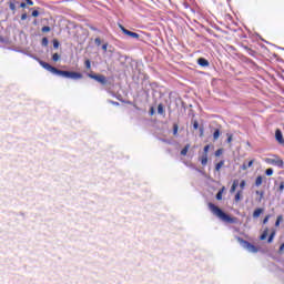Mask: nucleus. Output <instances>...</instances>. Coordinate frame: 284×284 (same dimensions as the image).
I'll list each match as a JSON object with an SVG mask.
<instances>
[{"label":"nucleus","mask_w":284,"mask_h":284,"mask_svg":"<svg viewBox=\"0 0 284 284\" xmlns=\"http://www.w3.org/2000/svg\"><path fill=\"white\" fill-rule=\"evenodd\" d=\"M209 209L211 210L212 214L214 216H217V219H221V221H225L226 223H236V217H231L227 215L223 210L219 209L214 203H209Z\"/></svg>","instance_id":"f257e3e1"},{"label":"nucleus","mask_w":284,"mask_h":284,"mask_svg":"<svg viewBox=\"0 0 284 284\" xmlns=\"http://www.w3.org/2000/svg\"><path fill=\"white\" fill-rule=\"evenodd\" d=\"M55 74H58L59 77H63L64 79H74V80L83 79V74L74 71H62L57 69Z\"/></svg>","instance_id":"f03ea898"},{"label":"nucleus","mask_w":284,"mask_h":284,"mask_svg":"<svg viewBox=\"0 0 284 284\" xmlns=\"http://www.w3.org/2000/svg\"><path fill=\"white\" fill-rule=\"evenodd\" d=\"M239 243L242 245V247H244V250H247V252H251V254H256V252H258V248L256 246H254V244L237 237Z\"/></svg>","instance_id":"7ed1b4c3"},{"label":"nucleus","mask_w":284,"mask_h":284,"mask_svg":"<svg viewBox=\"0 0 284 284\" xmlns=\"http://www.w3.org/2000/svg\"><path fill=\"white\" fill-rule=\"evenodd\" d=\"M265 163H267L268 165H274L275 168H280V170H283V168H284L283 160L276 155H274V159L266 158Z\"/></svg>","instance_id":"20e7f679"},{"label":"nucleus","mask_w":284,"mask_h":284,"mask_svg":"<svg viewBox=\"0 0 284 284\" xmlns=\"http://www.w3.org/2000/svg\"><path fill=\"white\" fill-rule=\"evenodd\" d=\"M87 77H89V79H93L94 81H98V83H101V85L108 84V78H105V75L103 74L88 73Z\"/></svg>","instance_id":"39448f33"},{"label":"nucleus","mask_w":284,"mask_h":284,"mask_svg":"<svg viewBox=\"0 0 284 284\" xmlns=\"http://www.w3.org/2000/svg\"><path fill=\"white\" fill-rule=\"evenodd\" d=\"M40 65L43 67L44 70H48V72H51V74H55L57 73V68L52 67L48 62L40 61Z\"/></svg>","instance_id":"423d86ee"},{"label":"nucleus","mask_w":284,"mask_h":284,"mask_svg":"<svg viewBox=\"0 0 284 284\" xmlns=\"http://www.w3.org/2000/svg\"><path fill=\"white\" fill-rule=\"evenodd\" d=\"M275 139L281 145L284 144L283 132L280 129L275 131Z\"/></svg>","instance_id":"0eeeda50"},{"label":"nucleus","mask_w":284,"mask_h":284,"mask_svg":"<svg viewBox=\"0 0 284 284\" xmlns=\"http://www.w3.org/2000/svg\"><path fill=\"white\" fill-rule=\"evenodd\" d=\"M197 63L199 65H201L202 68H207L210 65V61H207L205 58H200L197 59Z\"/></svg>","instance_id":"6e6552de"},{"label":"nucleus","mask_w":284,"mask_h":284,"mask_svg":"<svg viewBox=\"0 0 284 284\" xmlns=\"http://www.w3.org/2000/svg\"><path fill=\"white\" fill-rule=\"evenodd\" d=\"M124 34H126V37H132V39H139V33L132 32L130 30H124Z\"/></svg>","instance_id":"1a4fd4ad"},{"label":"nucleus","mask_w":284,"mask_h":284,"mask_svg":"<svg viewBox=\"0 0 284 284\" xmlns=\"http://www.w3.org/2000/svg\"><path fill=\"white\" fill-rule=\"evenodd\" d=\"M236 187H239V180L233 181V184L230 190L231 194H234V192H236Z\"/></svg>","instance_id":"9d476101"},{"label":"nucleus","mask_w":284,"mask_h":284,"mask_svg":"<svg viewBox=\"0 0 284 284\" xmlns=\"http://www.w3.org/2000/svg\"><path fill=\"white\" fill-rule=\"evenodd\" d=\"M223 192H225V186H223L216 194V200L222 201L223 200Z\"/></svg>","instance_id":"9b49d317"},{"label":"nucleus","mask_w":284,"mask_h":284,"mask_svg":"<svg viewBox=\"0 0 284 284\" xmlns=\"http://www.w3.org/2000/svg\"><path fill=\"white\" fill-rule=\"evenodd\" d=\"M189 151H190V144H186V145L181 150V155H182V156H186Z\"/></svg>","instance_id":"f8f14e48"},{"label":"nucleus","mask_w":284,"mask_h":284,"mask_svg":"<svg viewBox=\"0 0 284 284\" xmlns=\"http://www.w3.org/2000/svg\"><path fill=\"white\" fill-rule=\"evenodd\" d=\"M254 165V160H251L247 164H242V170H247L248 168H252Z\"/></svg>","instance_id":"ddd939ff"},{"label":"nucleus","mask_w":284,"mask_h":284,"mask_svg":"<svg viewBox=\"0 0 284 284\" xmlns=\"http://www.w3.org/2000/svg\"><path fill=\"white\" fill-rule=\"evenodd\" d=\"M256 187H261L263 185V176L258 175L255 180Z\"/></svg>","instance_id":"4468645a"},{"label":"nucleus","mask_w":284,"mask_h":284,"mask_svg":"<svg viewBox=\"0 0 284 284\" xmlns=\"http://www.w3.org/2000/svg\"><path fill=\"white\" fill-rule=\"evenodd\" d=\"M220 136H221V130L216 129L213 133V141H219Z\"/></svg>","instance_id":"2eb2a0df"},{"label":"nucleus","mask_w":284,"mask_h":284,"mask_svg":"<svg viewBox=\"0 0 284 284\" xmlns=\"http://www.w3.org/2000/svg\"><path fill=\"white\" fill-rule=\"evenodd\" d=\"M17 3H19V2H17V1L9 2V8H10V10H12V12H14L17 10Z\"/></svg>","instance_id":"dca6fc26"},{"label":"nucleus","mask_w":284,"mask_h":284,"mask_svg":"<svg viewBox=\"0 0 284 284\" xmlns=\"http://www.w3.org/2000/svg\"><path fill=\"white\" fill-rule=\"evenodd\" d=\"M263 212V209H256L253 212V219H258V216H261V213Z\"/></svg>","instance_id":"f3484780"},{"label":"nucleus","mask_w":284,"mask_h":284,"mask_svg":"<svg viewBox=\"0 0 284 284\" xmlns=\"http://www.w3.org/2000/svg\"><path fill=\"white\" fill-rule=\"evenodd\" d=\"M223 165H225V161H220L216 165H215V171L216 172H220L221 171V168H223Z\"/></svg>","instance_id":"a211bd4d"},{"label":"nucleus","mask_w":284,"mask_h":284,"mask_svg":"<svg viewBox=\"0 0 284 284\" xmlns=\"http://www.w3.org/2000/svg\"><path fill=\"white\" fill-rule=\"evenodd\" d=\"M202 165H207V154H203L200 159Z\"/></svg>","instance_id":"6ab92c4d"},{"label":"nucleus","mask_w":284,"mask_h":284,"mask_svg":"<svg viewBox=\"0 0 284 284\" xmlns=\"http://www.w3.org/2000/svg\"><path fill=\"white\" fill-rule=\"evenodd\" d=\"M267 232H268L267 229H265V230L263 231L262 235L260 236V241H265V239H267Z\"/></svg>","instance_id":"aec40b11"},{"label":"nucleus","mask_w":284,"mask_h":284,"mask_svg":"<svg viewBox=\"0 0 284 284\" xmlns=\"http://www.w3.org/2000/svg\"><path fill=\"white\" fill-rule=\"evenodd\" d=\"M276 236V231H273L271 234H270V236H268V239H267V243H272V241H274V237Z\"/></svg>","instance_id":"412c9836"},{"label":"nucleus","mask_w":284,"mask_h":284,"mask_svg":"<svg viewBox=\"0 0 284 284\" xmlns=\"http://www.w3.org/2000/svg\"><path fill=\"white\" fill-rule=\"evenodd\" d=\"M158 114H165V110L163 109V104L158 105Z\"/></svg>","instance_id":"4be33fe9"},{"label":"nucleus","mask_w":284,"mask_h":284,"mask_svg":"<svg viewBox=\"0 0 284 284\" xmlns=\"http://www.w3.org/2000/svg\"><path fill=\"white\" fill-rule=\"evenodd\" d=\"M179 134V124L174 123L173 124V135L176 136Z\"/></svg>","instance_id":"5701e85b"},{"label":"nucleus","mask_w":284,"mask_h":284,"mask_svg":"<svg viewBox=\"0 0 284 284\" xmlns=\"http://www.w3.org/2000/svg\"><path fill=\"white\" fill-rule=\"evenodd\" d=\"M84 65H85L87 70H91L92 69V62H90V60H85L84 61Z\"/></svg>","instance_id":"b1692460"},{"label":"nucleus","mask_w":284,"mask_h":284,"mask_svg":"<svg viewBox=\"0 0 284 284\" xmlns=\"http://www.w3.org/2000/svg\"><path fill=\"white\" fill-rule=\"evenodd\" d=\"M255 194L260 196L258 202L261 203V201H263V196L265 193L263 191H256Z\"/></svg>","instance_id":"393cba45"},{"label":"nucleus","mask_w":284,"mask_h":284,"mask_svg":"<svg viewBox=\"0 0 284 284\" xmlns=\"http://www.w3.org/2000/svg\"><path fill=\"white\" fill-rule=\"evenodd\" d=\"M281 221H283V215L277 216V220L275 222V227H278V225H281Z\"/></svg>","instance_id":"a878e982"},{"label":"nucleus","mask_w":284,"mask_h":284,"mask_svg":"<svg viewBox=\"0 0 284 284\" xmlns=\"http://www.w3.org/2000/svg\"><path fill=\"white\" fill-rule=\"evenodd\" d=\"M48 43H49L48 38H42L41 45H43V48H48Z\"/></svg>","instance_id":"bb28decb"},{"label":"nucleus","mask_w":284,"mask_h":284,"mask_svg":"<svg viewBox=\"0 0 284 284\" xmlns=\"http://www.w3.org/2000/svg\"><path fill=\"white\" fill-rule=\"evenodd\" d=\"M243 192L242 191H237V193L235 194V202L239 203V201H241V194Z\"/></svg>","instance_id":"cd10ccee"},{"label":"nucleus","mask_w":284,"mask_h":284,"mask_svg":"<svg viewBox=\"0 0 284 284\" xmlns=\"http://www.w3.org/2000/svg\"><path fill=\"white\" fill-rule=\"evenodd\" d=\"M265 174H266V176H272V174H274V169H267L265 171Z\"/></svg>","instance_id":"c85d7f7f"},{"label":"nucleus","mask_w":284,"mask_h":284,"mask_svg":"<svg viewBox=\"0 0 284 284\" xmlns=\"http://www.w3.org/2000/svg\"><path fill=\"white\" fill-rule=\"evenodd\" d=\"M59 59H61V55H59V53H54L53 55H52V61H59Z\"/></svg>","instance_id":"c756f323"},{"label":"nucleus","mask_w":284,"mask_h":284,"mask_svg":"<svg viewBox=\"0 0 284 284\" xmlns=\"http://www.w3.org/2000/svg\"><path fill=\"white\" fill-rule=\"evenodd\" d=\"M284 191V181H282L281 183H280V186H278V192H283Z\"/></svg>","instance_id":"7c9ffc66"},{"label":"nucleus","mask_w":284,"mask_h":284,"mask_svg":"<svg viewBox=\"0 0 284 284\" xmlns=\"http://www.w3.org/2000/svg\"><path fill=\"white\" fill-rule=\"evenodd\" d=\"M94 43L95 45H101V38H95Z\"/></svg>","instance_id":"2f4dec72"},{"label":"nucleus","mask_w":284,"mask_h":284,"mask_svg":"<svg viewBox=\"0 0 284 284\" xmlns=\"http://www.w3.org/2000/svg\"><path fill=\"white\" fill-rule=\"evenodd\" d=\"M26 19H28V13H22L21 14V21H26Z\"/></svg>","instance_id":"473e14b6"},{"label":"nucleus","mask_w":284,"mask_h":284,"mask_svg":"<svg viewBox=\"0 0 284 284\" xmlns=\"http://www.w3.org/2000/svg\"><path fill=\"white\" fill-rule=\"evenodd\" d=\"M53 48L57 50L59 48V42L58 40H53Z\"/></svg>","instance_id":"72a5a7b5"},{"label":"nucleus","mask_w":284,"mask_h":284,"mask_svg":"<svg viewBox=\"0 0 284 284\" xmlns=\"http://www.w3.org/2000/svg\"><path fill=\"white\" fill-rule=\"evenodd\" d=\"M50 27H42V32H50Z\"/></svg>","instance_id":"f704fd0d"},{"label":"nucleus","mask_w":284,"mask_h":284,"mask_svg":"<svg viewBox=\"0 0 284 284\" xmlns=\"http://www.w3.org/2000/svg\"><path fill=\"white\" fill-rule=\"evenodd\" d=\"M103 52H108V43L102 44Z\"/></svg>","instance_id":"c9c22d12"},{"label":"nucleus","mask_w":284,"mask_h":284,"mask_svg":"<svg viewBox=\"0 0 284 284\" xmlns=\"http://www.w3.org/2000/svg\"><path fill=\"white\" fill-rule=\"evenodd\" d=\"M221 154H223V150L221 149L215 152V156H221Z\"/></svg>","instance_id":"e433bc0d"},{"label":"nucleus","mask_w":284,"mask_h":284,"mask_svg":"<svg viewBox=\"0 0 284 284\" xmlns=\"http://www.w3.org/2000/svg\"><path fill=\"white\" fill-rule=\"evenodd\" d=\"M207 152H210V145L204 146V154H207Z\"/></svg>","instance_id":"4c0bfd02"},{"label":"nucleus","mask_w":284,"mask_h":284,"mask_svg":"<svg viewBox=\"0 0 284 284\" xmlns=\"http://www.w3.org/2000/svg\"><path fill=\"white\" fill-rule=\"evenodd\" d=\"M267 221H270V215H266L263 220V224L265 225L267 223Z\"/></svg>","instance_id":"58836bf2"},{"label":"nucleus","mask_w":284,"mask_h":284,"mask_svg":"<svg viewBox=\"0 0 284 284\" xmlns=\"http://www.w3.org/2000/svg\"><path fill=\"white\" fill-rule=\"evenodd\" d=\"M226 142L232 143V134H227Z\"/></svg>","instance_id":"ea45409f"},{"label":"nucleus","mask_w":284,"mask_h":284,"mask_svg":"<svg viewBox=\"0 0 284 284\" xmlns=\"http://www.w3.org/2000/svg\"><path fill=\"white\" fill-rule=\"evenodd\" d=\"M32 17H39V11H37V10H34V11H32Z\"/></svg>","instance_id":"a19ab883"},{"label":"nucleus","mask_w":284,"mask_h":284,"mask_svg":"<svg viewBox=\"0 0 284 284\" xmlns=\"http://www.w3.org/2000/svg\"><path fill=\"white\" fill-rule=\"evenodd\" d=\"M240 187L243 190V187H245V180H243L241 183H240Z\"/></svg>","instance_id":"79ce46f5"},{"label":"nucleus","mask_w":284,"mask_h":284,"mask_svg":"<svg viewBox=\"0 0 284 284\" xmlns=\"http://www.w3.org/2000/svg\"><path fill=\"white\" fill-rule=\"evenodd\" d=\"M120 29L122 30L123 34H125V30L128 29H125V27H123L122 24H120Z\"/></svg>","instance_id":"37998d69"},{"label":"nucleus","mask_w":284,"mask_h":284,"mask_svg":"<svg viewBox=\"0 0 284 284\" xmlns=\"http://www.w3.org/2000/svg\"><path fill=\"white\" fill-rule=\"evenodd\" d=\"M193 128L194 130H199V122H194Z\"/></svg>","instance_id":"c03bdc74"},{"label":"nucleus","mask_w":284,"mask_h":284,"mask_svg":"<svg viewBox=\"0 0 284 284\" xmlns=\"http://www.w3.org/2000/svg\"><path fill=\"white\" fill-rule=\"evenodd\" d=\"M20 8H26V2H21Z\"/></svg>","instance_id":"a18cd8bd"},{"label":"nucleus","mask_w":284,"mask_h":284,"mask_svg":"<svg viewBox=\"0 0 284 284\" xmlns=\"http://www.w3.org/2000/svg\"><path fill=\"white\" fill-rule=\"evenodd\" d=\"M150 114H154V108H151Z\"/></svg>","instance_id":"49530a36"},{"label":"nucleus","mask_w":284,"mask_h":284,"mask_svg":"<svg viewBox=\"0 0 284 284\" xmlns=\"http://www.w3.org/2000/svg\"><path fill=\"white\" fill-rule=\"evenodd\" d=\"M113 105H119V102L111 101Z\"/></svg>","instance_id":"de8ad7c7"},{"label":"nucleus","mask_w":284,"mask_h":284,"mask_svg":"<svg viewBox=\"0 0 284 284\" xmlns=\"http://www.w3.org/2000/svg\"><path fill=\"white\" fill-rule=\"evenodd\" d=\"M197 172H201V170H197Z\"/></svg>","instance_id":"09e8293b"}]
</instances>
